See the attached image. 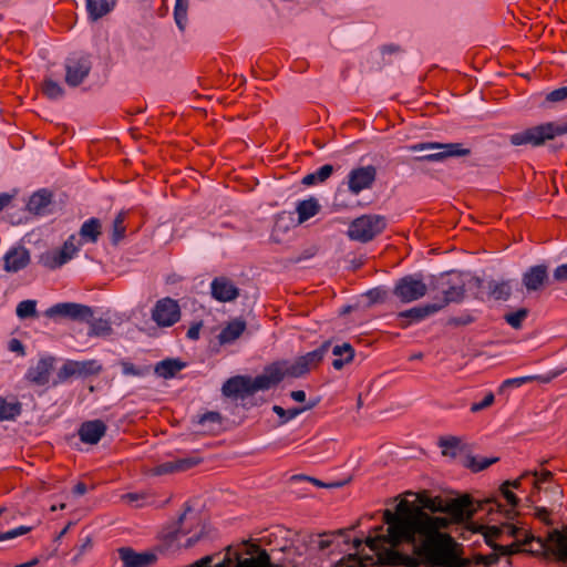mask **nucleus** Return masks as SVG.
Here are the masks:
<instances>
[{"label":"nucleus","mask_w":567,"mask_h":567,"mask_svg":"<svg viewBox=\"0 0 567 567\" xmlns=\"http://www.w3.org/2000/svg\"><path fill=\"white\" fill-rule=\"evenodd\" d=\"M413 501L402 498L395 511L383 512V526L377 527L362 540L353 539V554L339 559L333 567H370L374 565H401L411 558L399 551V546L408 544L424 564L432 567H465L456 550V543L444 532L450 520L443 516L429 514L442 509V502L425 492L408 493Z\"/></svg>","instance_id":"obj_1"},{"label":"nucleus","mask_w":567,"mask_h":567,"mask_svg":"<svg viewBox=\"0 0 567 567\" xmlns=\"http://www.w3.org/2000/svg\"><path fill=\"white\" fill-rule=\"evenodd\" d=\"M280 377L277 368H266L261 374L255 378L233 377L224 383L221 390L226 396L245 398L258 391L269 390L280 382Z\"/></svg>","instance_id":"obj_2"},{"label":"nucleus","mask_w":567,"mask_h":567,"mask_svg":"<svg viewBox=\"0 0 567 567\" xmlns=\"http://www.w3.org/2000/svg\"><path fill=\"white\" fill-rule=\"evenodd\" d=\"M567 133V123L548 122L525 131L512 134L509 141L513 145H533L539 146L548 140Z\"/></svg>","instance_id":"obj_3"},{"label":"nucleus","mask_w":567,"mask_h":567,"mask_svg":"<svg viewBox=\"0 0 567 567\" xmlns=\"http://www.w3.org/2000/svg\"><path fill=\"white\" fill-rule=\"evenodd\" d=\"M329 344L323 343L319 348L315 349L297 358L293 362H278L269 365L268 368H277L280 372V381L285 377L291 378H300L318 367V364L322 361L326 353L328 352Z\"/></svg>","instance_id":"obj_4"},{"label":"nucleus","mask_w":567,"mask_h":567,"mask_svg":"<svg viewBox=\"0 0 567 567\" xmlns=\"http://www.w3.org/2000/svg\"><path fill=\"white\" fill-rule=\"evenodd\" d=\"M386 223L380 215H362L351 221L348 236L351 240L368 243L383 231Z\"/></svg>","instance_id":"obj_5"},{"label":"nucleus","mask_w":567,"mask_h":567,"mask_svg":"<svg viewBox=\"0 0 567 567\" xmlns=\"http://www.w3.org/2000/svg\"><path fill=\"white\" fill-rule=\"evenodd\" d=\"M410 152L436 151L417 157L419 161L441 162L449 157H460L470 154V150L461 143H416L408 147Z\"/></svg>","instance_id":"obj_6"},{"label":"nucleus","mask_w":567,"mask_h":567,"mask_svg":"<svg viewBox=\"0 0 567 567\" xmlns=\"http://www.w3.org/2000/svg\"><path fill=\"white\" fill-rule=\"evenodd\" d=\"M81 246L76 236L71 235L61 248L43 252L40 256V264L51 270L60 268L76 256Z\"/></svg>","instance_id":"obj_7"},{"label":"nucleus","mask_w":567,"mask_h":567,"mask_svg":"<svg viewBox=\"0 0 567 567\" xmlns=\"http://www.w3.org/2000/svg\"><path fill=\"white\" fill-rule=\"evenodd\" d=\"M427 292V286L420 275H409L400 280L394 286L393 293L402 302L409 303L421 299Z\"/></svg>","instance_id":"obj_8"},{"label":"nucleus","mask_w":567,"mask_h":567,"mask_svg":"<svg viewBox=\"0 0 567 567\" xmlns=\"http://www.w3.org/2000/svg\"><path fill=\"white\" fill-rule=\"evenodd\" d=\"M65 83L69 86H79L90 74L92 63L87 55L73 54L65 60Z\"/></svg>","instance_id":"obj_9"},{"label":"nucleus","mask_w":567,"mask_h":567,"mask_svg":"<svg viewBox=\"0 0 567 567\" xmlns=\"http://www.w3.org/2000/svg\"><path fill=\"white\" fill-rule=\"evenodd\" d=\"M466 532L471 534H481L487 545L496 548L495 540L506 534L512 537L518 536V528L513 524H503L501 526H486L476 522H468Z\"/></svg>","instance_id":"obj_10"},{"label":"nucleus","mask_w":567,"mask_h":567,"mask_svg":"<svg viewBox=\"0 0 567 567\" xmlns=\"http://www.w3.org/2000/svg\"><path fill=\"white\" fill-rule=\"evenodd\" d=\"M536 543L537 548L536 551H547L550 550L553 554L559 556L560 558H567V530L560 532L554 529L548 534L546 539L535 538L534 536L528 537L526 535L525 543Z\"/></svg>","instance_id":"obj_11"},{"label":"nucleus","mask_w":567,"mask_h":567,"mask_svg":"<svg viewBox=\"0 0 567 567\" xmlns=\"http://www.w3.org/2000/svg\"><path fill=\"white\" fill-rule=\"evenodd\" d=\"M152 319L158 327H172L181 319L178 302L168 297L159 299L152 310Z\"/></svg>","instance_id":"obj_12"},{"label":"nucleus","mask_w":567,"mask_h":567,"mask_svg":"<svg viewBox=\"0 0 567 567\" xmlns=\"http://www.w3.org/2000/svg\"><path fill=\"white\" fill-rule=\"evenodd\" d=\"M44 315L48 318H70L72 320L86 321L92 318V309L87 306L74 302L56 303L45 310Z\"/></svg>","instance_id":"obj_13"},{"label":"nucleus","mask_w":567,"mask_h":567,"mask_svg":"<svg viewBox=\"0 0 567 567\" xmlns=\"http://www.w3.org/2000/svg\"><path fill=\"white\" fill-rule=\"evenodd\" d=\"M377 177V169L372 165L357 167L348 174V188L353 195L369 189Z\"/></svg>","instance_id":"obj_14"},{"label":"nucleus","mask_w":567,"mask_h":567,"mask_svg":"<svg viewBox=\"0 0 567 567\" xmlns=\"http://www.w3.org/2000/svg\"><path fill=\"white\" fill-rule=\"evenodd\" d=\"M117 553L123 567H151L158 559L156 550L136 551L131 547H121Z\"/></svg>","instance_id":"obj_15"},{"label":"nucleus","mask_w":567,"mask_h":567,"mask_svg":"<svg viewBox=\"0 0 567 567\" xmlns=\"http://www.w3.org/2000/svg\"><path fill=\"white\" fill-rule=\"evenodd\" d=\"M210 295L219 302H230L237 299L239 289L229 278L220 276L210 282Z\"/></svg>","instance_id":"obj_16"},{"label":"nucleus","mask_w":567,"mask_h":567,"mask_svg":"<svg viewBox=\"0 0 567 567\" xmlns=\"http://www.w3.org/2000/svg\"><path fill=\"white\" fill-rule=\"evenodd\" d=\"M54 359L52 357L41 358L25 373V379L37 385H44L49 382L53 370Z\"/></svg>","instance_id":"obj_17"},{"label":"nucleus","mask_w":567,"mask_h":567,"mask_svg":"<svg viewBox=\"0 0 567 567\" xmlns=\"http://www.w3.org/2000/svg\"><path fill=\"white\" fill-rule=\"evenodd\" d=\"M4 270L17 272L25 268L30 262V254L24 247H14L4 255Z\"/></svg>","instance_id":"obj_18"},{"label":"nucleus","mask_w":567,"mask_h":567,"mask_svg":"<svg viewBox=\"0 0 567 567\" xmlns=\"http://www.w3.org/2000/svg\"><path fill=\"white\" fill-rule=\"evenodd\" d=\"M106 432V425L101 420L84 422L80 430L79 436L86 444H96Z\"/></svg>","instance_id":"obj_19"},{"label":"nucleus","mask_w":567,"mask_h":567,"mask_svg":"<svg viewBox=\"0 0 567 567\" xmlns=\"http://www.w3.org/2000/svg\"><path fill=\"white\" fill-rule=\"evenodd\" d=\"M447 509L453 518L458 522H467L475 512L473 501L467 495L452 501Z\"/></svg>","instance_id":"obj_20"},{"label":"nucleus","mask_w":567,"mask_h":567,"mask_svg":"<svg viewBox=\"0 0 567 567\" xmlns=\"http://www.w3.org/2000/svg\"><path fill=\"white\" fill-rule=\"evenodd\" d=\"M200 462L198 457H183L175 461H167L154 468L156 475H163L174 472H183L189 470Z\"/></svg>","instance_id":"obj_21"},{"label":"nucleus","mask_w":567,"mask_h":567,"mask_svg":"<svg viewBox=\"0 0 567 567\" xmlns=\"http://www.w3.org/2000/svg\"><path fill=\"white\" fill-rule=\"evenodd\" d=\"M547 277V268L545 266H534L524 274L523 284L528 291H535L544 285Z\"/></svg>","instance_id":"obj_22"},{"label":"nucleus","mask_w":567,"mask_h":567,"mask_svg":"<svg viewBox=\"0 0 567 567\" xmlns=\"http://www.w3.org/2000/svg\"><path fill=\"white\" fill-rule=\"evenodd\" d=\"M246 327V322L240 318L229 321L218 334L219 342L221 344L233 343L244 333Z\"/></svg>","instance_id":"obj_23"},{"label":"nucleus","mask_w":567,"mask_h":567,"mask_svg":"<svg viewBox=\"0 0 567 567\" xmlns=\"http://www.w3.org/2000/svg\"><path fill=\"white\" fill-rule=\"evenodd\" d=\"M443 308V305L436 303H427L420 307H414L412 309L400 312L401 318H408L411 322H417L423 320L424 318L440 311Z\"/></svg>","instance_id":"obj_24"},{"label":"nucleus","mask_w":567,"mask_h":567,"mask_svg":"<svg viewBox=\"0 0 567 567\" xmlns=\"http://www.w3.org/2000/svg\"><path fill=\"white\" fill-rule=\"evenodd\" d=\"M332 354L336 359L332 361V367L336 370H341L346 364L350 363L354 357V350L350 343L344 342L337 344L332 348Z\"/></svg>","instance_id":"obj_25"},{"label":"nucleus","mask_w":567,"mask_h":567,"mask_svg":"<svg viewBox=\"0 0 567 567\" xmlns=\"http://www.w3.org/2000/svg\"><path fill=\"white\" fill-rule=\"evenodd\" d=\"M320 210V204L318 199L315 197H310L308 199L299 200L296 206V212L298 214V223L302 224L308 219L316 216Z\"/></svg>","instance_id":"obj_26"},{"label":"nucleus","mask_w":567,"mask_h":567,"mask_svg":"<svg viewBox=\"0 0 567 567\" xmlns=\"http://www.w3.org/2000/svg\"><path fill=\"white\" fill-rule=\"evenodd\" d=\"M116 4V0H86V9L92 20H99L111 12Z\"/></svg>","instance_id":"obj_27"},{"label":"nucleus","mask_w":567,"mask_h":567,"mask_svg":"<svg viewBox=\"0 0 567 567\" xmlns=\"http://www.w3.org/2000/svg\"><path fill=\"white\" fill-rule=\"evenodd\" d=\"M50 204L51 194L45 189H41L30 197L28 202V209L34 214L43 215Z\"/></svg>","instance_id":"obj_28"},{"label":"nucleus","mask_w":567,"mask_h":567,"mask_svg":"<svg viewBox=\"0 0 567 567\" xmlns=\"http://www.w3.org/2000/svg\"><path fill=\"white\" fill-rule=\"evenodd\" d=\"M102 225L100 219L90 218L80 228V237L87 243H96L101 235Z\"/></svg>","instance_id":"obj_29"},{"label":"nucleus","mask_w":567,"mask_h":567,"mask_svg":"<svg viewBox=\"0 0 567 567\" xmlns=\"http://www.w3.org/2000/svg\"><path fill=\"white\" fill-rule=\"evenodd\" d=\"M184 367L185 364L178 360L167 359L158 362L154 371L158 377L169 379L179 372Z\"/></svg>","instance_id":"obj_30"},{"label":"nucleus","mask_w":567,"mask_h":567,"mask_svg":"<svg viewBox=\"0 0 567 567\" xmlns=\"http://www.w3.org/2000/svg\"><path fill=\"white\" fill-rule=\"evenodd\" d=\"M488 293L495 300H507L512 293V285L509 280L495 281L487 284Z\"/></svg>","instance_id":"obj_31"},{"label":"nucleus","mask_w":567,"mask_h":567,"mask_svg":"<svg viewBox=\"0 0 567 567\" xmlns=\"http://www.w3.org/2000/svg\"><path fill=\"white\" fill-rule=\"evenodd\" d=\"M349 539L346 534L339 532L338 534H331V535H321L319 536L318 540L316 542L317 547L320 550H326L328 548H337L340 546L341 543H348Z\"/></svg>","instance_id":"obj_32"},{"label":"nucleus","mask_w":567,"mask_h":567,"mask_svg":"<svg viewBox=\"0 0 567 567\" xmlns=\"http://www.w3.org/2000/svg\"><path fill=\"white\" fill-rule=\"evenodd\" d=\"M21 413V405L18 401H7L0 398V420H13Z\"/></svg>","instance_id":"obj_33"},{"label":"nucleus","mask_w":567,"mask_h":567,"mask_svg":"<svg viewBox=\"0 0 567 567\" xmlns=\"http://www.w3.org/2000/svg\"><path fill=\"white\" fill-rule=\"evenodd\" d=\"M187 10H188V1L187 0H176L174 8V19L175 23L181 31H184L187 24Z\"/></svg>","instance_id":"obj_34"},{"label":"nucleus","mask_w":567,"mask_h":567,"mask_svg":"<svg viewBox=\"0 0 567 567\" xmlns=\"http://www.w3.org/2000/svg\"><path fill=\"white\" fill-rule=\"evenodd\" d=\"M444 298L440 302H435L436 305H443L445 307L450 302H457L464 296V288L462 285H452L446 289H442Z\"/></svg>","instance_id":"obj_35"},{"label":"nucleus","mask_w":567,"mask_h":567,"mask_svg":"<svg viewBox=\"0 0 567 567\" xmlns=\"http://www.w3.org/2000/svg\"><path fill=\"white\" fill-rule=\"evenodd\" d=\"M126 219V212H120L113 220L112 227V243H120L125 236V226L124 221Z\"/></svg>","instance_id":"obj_36"},{"label":"nucleus","mask_w":567,"mask_h":567,"mask_svg":"<svg viewBox=\"0 0 567 567\" xmlns=\"http://www.w3.org/2000/svg\"><path fill=\"white\" fill-rule=\"evenodd\" d=\"M42 91L50 100H59L64 95V89L52 79L44 80Z\"/></svg>","instance_id":"obj_37"},{"label":"nucleus","mask_w":567,"mask_h":567,"mask_svg":"<svg viewBox=\"0 0 567 567\" xmlns=\"http://www.w3.org/2000/svg\"><path fill=\"white\" fill-rule=\"evenodd\" d=\"M111 323L105 319H94L90 323L89 336L106 337L111 334Z\"/></svg>","instance_id":"obj_38"},{"label":"nucleus","mask_w":567,"mask_h":567,"mask_svg":"<svg viewBox=\"0 0 567 567\" xmlns=\"http://www.w3.org/2000/svg\"><path fill=\"white\" fill-rule=\"evenodd\" d=\"M17 317L19 319H27L37 316V301L35 300H23L18 303L16 309Z\"/></svg>","instance_id":"obj_39"},{"label":"nucleus","mask_w":567,"mask_h":567,"mask_svg":"<svg viewBox=\"0 0 567 567\" xmlns=\"http://www.w3.org/2000/svg\"><path fill=\"white\" fill-rule=\"evenodd\" d=\"M71 377H80L79 361L68 360L59 370L58 378L65 381Z\"/></svg>","instance_id":"obj_40"},{"label":"nucleus","mask_w":567,"mask_h":567,"mask_svg":"<svg viewBox=\"0 0 567 567\" xmlns=\"http://www.w3.org/2000/svg\"><path fill=\"white\" fill-rule=\"evenodd\" d=\"M497 457L473 456L468 458L467 466L474 472H480L497 462Z\"/></svg>","instance_id":"obj_41"},{"label":"nucleus","mask_w":567,"mask_h":567,"mask_svg":"<svg viewBox=\"0 0 567 567\" xmlns=\"http://www.w3.org/2000/svg\"><path fill=\"white\" fill-rule=\"evenodd\" d=\"M528 310L520 308L514 312L504 316L505 321L514 329H520L523 321L527 318Z\"/></svg>","instance_id":"obj_42"},{"label":"nucleus","mask_w":567,"mask_h":567,"mask_svg":"<svg viewBox=\"0 0 567 567\" xmlns=\"http://www.w3.org/2000/svg\"><path fill=\"white\" fill-rule=\"evenodd\" d=\"M535 380L546 381L540 375H525V377L512 378V379L504 380L501 385V389L519 388V386H522L528 382L535 381Z\"/></svg>","instance_id":"obj_43"},{"label":"nucleus","mask_w":567,"mask_h":567,"mask_svg":"<svg viewBox=\"0 0 567 567\" xmlns=\"http://www.w3.org/2000/svg\"><path fill=\"white\" fill-rule=\"evenodd\" d=\"M551 477L549 471L534 472L524 474L520 480L529 481L536 488H540V485Z\"/></svg>","instance_id":"obj_44"},{"label":"nucleus","mask_w":567,"mask_h":567,"mask_svg":"<svg viewBox=\"0 0 567 567\" xmlns=\"http://www.w3.org/2000/svg\"><path fill=\"white\" fill-rule=\"evenodd\" d=\"M520 478L519 480H516L514 481L513 483L511 482H506L502 485V494L504 496V498L506 499V502L512 506V507H515L517 506L519 499L518 497L509 489V486L514 487V488H518L519 484H520Z\"/></svg>","instance_id":"obj_45"},{"label":"nucleus","mask_w":567,"mask_h":567,"mask_svg":"<svg viewBox=\"0 0 567 567\" xmlns=\"http://www.w3.org/2000/svg\"><path fill=\"white\" fill-rule=\"evenodd\" d=\"M80 377L94 375L101 372L102 367L95 360L79 361Z\"/></svg>","instance_id":"obj_46"},{"label":"nucleus","mask_w":567,"mask_h":567,"mask_svg":"<svg viewBox=\"0 0 567 567\" xmlns=\"http://www.w3.org/2000/svg\"><path fill=\"white\" fill-rule=\"evenodd\" d=\"M221 417L217 412H207L199 417L198 423L204 427V430L213 431L214 425H220Z\"/></svg>","instance_id":"obj_47"},{"label":"nucleus","mask_w":567,"mask_h":567,"mask_svg":"<svg viewBox=\"0 0 567 567\" xmlns=\"http://www.w3.org/2000/svg\"><path fill=\"white\" fill-rule=\"evenodd\" d=\"M272 411L284 421H290L295 419L297 415H299L301 412L305 411V409H289L285 410L284 408L279 405H274Z\"/></svg>","instance_id":"obj_48"},{"label":"nucleus","mask_w":567,"mask_h":567,"mask_svg":"<svg viewBox=\"0 0 567 567\" xmlns=\"http://www.w3.org/2000/svg\"><path fill=\"white\" fill-rule=\"evenodd\" d=\"M494 402H495L494 393L493 392H487L485 394V396L483 398V400H481L480 402H474L471 405V412L472 413H478V412L489 408L491 405H493Z\"/></svg>","instance_id":"obj_49"},{"label":"nucleus","mask_w":567,"mask_h":567,"mask_svg":"<svg viewBox=\"0 0 567 567\" xmlns=\"http://www.w3.org/2000/svg\"><path fill=\"white\" fill-rule=\"evenodd\" d=\"M121 367L122 373L127 377H143L147 372L146 369L136 367L128 361H122Z\"/></svg>","instance_id":"obj_50"},{"label":"nucleus","mask_w":567,"mask_h":567,"mask_svg":"<svg viewBox=\"0 0 567 567\" xmlns=\"http://www.w3.org/2000/svg\"><path fill=\"white\" fill-rule=\"evenodd\" d=\"M32 528L28 526H19L8 532L0 533V542L13 539L29 533Z\"/></svg>","instance_id":"obj_51"},{"label":"nucleus","mask_w":567,"mask_h":567,"mask_svg":"<svg viewBox=\"0 0 567 567\" xmlns=\"http://www.w3.org/2000/svg\"><path fill=\"white\" fill-rule=\"evenodd\" d=\"M292 480L295 481H309L311 482L313 485L318 486V487H326V488H332V487H339L341 486L340 483H323L317 478H313V477H310V476H306V475H295L292 476Z\"/></svg>","instance_id":"obj_52"},{"label":"nucleus","mask_w":567,"mask_h":567,"mask_svg":"<svg viewBox=\"0 0 567 567\" xmlns=\"http://www.w3.org/2000/svg\"><path fill=\"white\" fill-rule=\"evenodd\" d=\"M546 100L553 103L567 100V85L549 92Z\"/></svg>","instance_id":"obj_53"},{"label":"nucleus","mask_w":567,"mask_h":567,"mask_svg":"<svg viewBox=\"0 0 567 567\" xmlns=\"http://www.w3.org/2000/svg\"><path fill=\"white\" fill-rule=\"evenodd\" d=\"M333 173V166L330 164H326L321 167H319L315 174L317 175V179H319L320 183L327 181L331 174Z\"/></svg>","instance_id":"obj_54"},{"label":"nucleus","mask_w":567,"mask_h":567,"mask_svg":"<svg viewBox=\"0 0 567 567\" xmlns=\"http://www.w3.org/2000/svg\"><path fill=\"white\" fill-rule=\"evenodd\" d=\"M460 445V440L457 437H449L441 441V446L444 449L443 453L447 454L450 450L454 451Z\"/></svg>","instance_id":"obj_55"},{"label":"nucleus","mask_w":567,"mask_h":567,"mask_svg":"<svg viewBox=\"0 0 567 567\" xmlns=\"http://www.w3.org/2000/svg\"><path fill=\"white\" fill-rule=\"evenodd\" d=\"M142 498H143V496L137 493H127L122 496V501L124 503L131 504V505H136V506H140V504H137V502Z\"/></svg>","instance_id":"obj_56"},{"label":"nucleus","mask_w":567,"mask_h":567,"mask_svg":"<svg viewBox=\"0 0 567 567\" xmlns=\"http://www.w3.org/2000/svg\"><path fill=\"white\" fill-rule=\"evenodd\" d=\"M554 278L557 281H566L567 280V264L560 265L555 269Z\"/></svg>","instance_id":"obj_57"},{"label":"nucleus","mask_w":567,"mask_h":567,"mask_svg":"<svg viewBox=\"0 0 567 567\" xmlns=\"http://www.w3.org/2000/svg\"><path fill=\"white\" fill-rule=\"evenodd\" d=\"M8 348L12 352H18L20 354H24L23 344L18 339H11L9 341Z\"/></svg>","instance_id":"obj_58"},{"label":"nucleus","mask_w":567,"mask_h":567,"mask_svg":"<svg viewBox=\"0 0 567 567\" xmlns=\"http://www.w3.org/2000/svg\"><path fill=\"white\" fill-rule=\"evenodd\" d=\"M200 328L202 323L193 324L187 331V337L192 340H197L199 338Z\"/></svg>","instance_id":"obj_59"},{"label":"nucleus","mask_w":567,"mask_h":567,"mask_svg":"<svg viewBox=\"0 0 567 567\" xmlns=\"http://www.w3.org/2000/svg\"><path fill=\"white\" fill-rule=\"evenodd\" d=\"M320 183L319 179H317V175L313 173L307 174L302 178V184L306 186H312Z\"/></svg>","instance_id":"obj_60"},{"label":"nucleus","mask_w":567,"mask_h":567,"mask_svg":"<svg viewBox=\"0 0 567 567\" xmlns=\"http://www.w3.org/2000/svg\"><path fill=\"white\" fill-rule=\"evenodd\" d=\"M291 398L296 402H303L306 400V392L302 390H297L291 392Z\"/></svg>","instance_id":"obj_61"},{"label":"nucleus","mask_w":567,"mask_h":567,"mask_svg":"<svg viewBox=\"0 0 567 567\" xmlns=\"http://www.w3.org/2000/svg\"><path fill=\"white\" fill-rule=\"evenodd\" d=\"M481 560L486 566H492V565H494L497 561V556L494 555V554L493 555L483 556L481 558Z\"/></svg>","instance_id":"obj_62"},{"label":"nucleus","mask_w":567,"mask_h":567,"mask_svg":"<svg viewBox=\"0 0 567 567\" xmlns=\"http://www.w3.org/2000/svg\"><path fill=\"white\" fill-rule=\"evenodd\" d=\"M11 198L8 194H0V212L11 202Z\"/></svg>","instance_id":"obj_63"},{"label":"nucleus","mask_w":567,"mask_h":567,"mask_svg":"<svg viewBox=\"0 0 567 567\" xmlns=\"http://www.w3.org/2000/svg\"><path fill=\"white\" fill-rule=\"evenodd\" d=\"M73 492L76 495H84L86 493V485L80 482L74 486Z\"/></svg>","instance_id":"obj_64"}]
</instances>
